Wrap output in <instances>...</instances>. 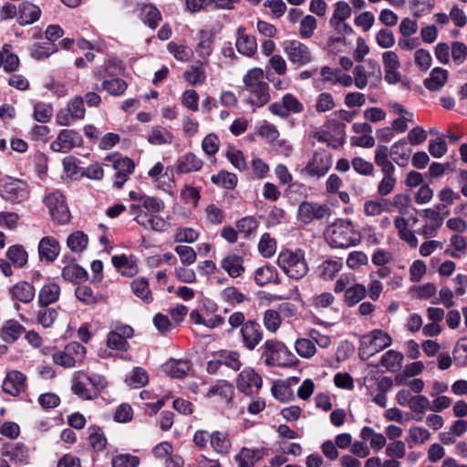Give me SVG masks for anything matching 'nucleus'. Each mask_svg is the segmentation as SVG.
I'll return each instance as SVG.
<instances>
[{"mask_svg":"<svg viewBox=\"0 0 467 467\" xmlns=\"http://www.w3.org/2000/svg\"><path fill=\"white\" fill-rule=\"evenodd\" d=\"M244 89L248 92L247 101L257 108L270 100L269 85L265 80V72L260 67L249 69L243 78Z\"/></svg>","mask_w":467,"mask_h":467,"instance_id":"1","label":"nucleus"},{"mask_svg":"<svg viewBox=\"0 0 467 467\" xmlns=\"http://www.w3.org/2000/svg\"><path fill=\"white\" fill-rule=\"evenodd\" d=\"M326 240L331 247L348 248L360 242V234L349 220H338L327 227Z\"/></svg>","mask_w":467,"mask_h":467,"instance_id":"2","label":"nucleus"},{"mask_svg":"<svg viewBox=\"0 0 467 467\" xmlns=\"http://www.w3.org/2000/svg\"><path fill=\"white\" fill-rule=\"evenodd\" d=\"M108 382L103 376H88L86 372L76 371L72 378L71 390L83 400L96 399L103 390Z\"/></svg>","mask_w":467,"mask_h":467,"instance_id":"3","label":"nucleus"},{"mask_svg":"<svg viewBox=\"0 0 467 467\" xmlns=\"http://www.w3.org/2000/svg\"><path fill=\"white\" fill-rule=\"evenodd\" d=\"M277 264L290 278L296 280L303 278L308 272L305 253L301 249L282 250L277 257Z\"/></svg>","mask_w":467,"mask_h":467,"instance_id":"4","label":"nucleus"},{"mask_svg":"<svg viewBox=\"0 0 467 467\" xmlns=\"http://www.w3.org/2000/svg\"><path fill=\"white\" fill-rule=\"evenodd\" d=\"M265 364L269 367H290L295 363V356L288 348L276 339L266 340L260 348Z\"/></svg>","mask_w":467,"mask_h":467,"instance_id":"5","label":"nucleus"},{"mask_svg":"<svg viewBox=\"0 0 467 467\" xmlns=\"http://www.w3.org/2000/svg\"><path fill=\"white\" fill-rule=\"evenodd\" d=\"M374 161L383 174L377 187L378 194L382 197L388 196L394 191L397 184L396 168L393 162L387 158L385 148H381L375 152Z\"/></svg>","mask_w":467,"mask_h":467,"instance_id":"6","label":"nucleus"},{"mask_svg":"<svg viewBox=\"0 0 467 467\" xmlns=\"http://www.w3.org/2000/svg\"><path fill=\"white\" fill-rule=\"evenodd\" d=\"M391 344L392 338L389 333L381 329H374L360 337L358 351L363 357L368 358Z\"/></svg>","mask_w":467,"mask_h":467,"instance_id":"7","label":"nucleus"},{"mask_svg":"<svg viewBox=\"0 0 467 467\" xmlns=\"http://www.w3.org/2000/svg\"><path fill=\"white\" fill-rule=\"evenodd\" d=\"M87 349L78 342H70L64 348L56 350L52 359L56 365L70 368L83 362Z\"/></svg>","mask_w":467,"mask_h":467,"instance_id":"8","label":"nucleus"},{"mask_svg":"<svg viewBox=\"0 0 467 467\" xmlns=\"http://www.w3.org/2000/svg\"><path fill=\"white\" fill-rule=\"evenodd\" d=\"M0 194L3 199L20 203L29 195L28 185L25 181L13 177H5L0 182Z\"/></svg>","mask_w":467,"mask_h":467,"instance_id":"9","label":"nucleus"},{"mask_svg":"<svg viewBox=\"0 0 467 467\" xmlns=\"http://www.w3.org/2000/svg\"><path fill=\"white\" fill-rule=\"evenodd\" d=\"M104 161L112 163V167L115 171L113 186L117 189H120L134 172V161L129 157H119L117 153L106 156Z\"/></svg>","mask_w":467,"mask_h":467,"instance_id":"10","label":"nucleus"},{"mask_svg":"<svg viewBox=\"0 0 467 467\" xmlns=\"http://www.w3.org/2000/svg\"><path fill=\"white\" fill-rule=\"evenodd\" d=\"M444 210V205L439 204L434 208H427L423 210L424 224L420 228L417 233L423 237L429 239L437 235L438 230L443 223L446 212L444 214L441 212Z\"/></svg>","mask_w":467,"mask_h":467,"instance_id":"11","label":"nucleus"},{"mask_svg":"<svg viewBox=\"0 0 467 467\" xmlns=\"http://www.w3.org/2000/svg\"><path fill=\"white\" fill-rule=\"evenodd\" d=\"M367 65L368 71L362 65H357L353 68V82L358 89H364L368 85L369 78L375 82L373 84L375 87L381 80L382 72L379 65L372 59H368Z\"/></svg>","mask_w":467,"mask_h":467,"instance_id":"12","label":"nucleus"},{"mask_svg":"<svg viewBox=\"0 0 467 467\" xmlns=\"http://www.w3.org/2000/svg\"><path fill=\"white\" fill-rule=\"evenodd\" d=\"M162 210L151 211L146 209L140 205V209L130 211V213L133 216V220L147 230H152L157 232H162L166 229V221L156 213Z\"/></svg>","mask_w":467,"mask_h":467,"instance_id":"13","label":"nucleus"},{"mask_svg":"<svg viewBox=\"0 0 467 467\" xmlns=\"http://www.w3.org/2000/svg\"><path fill=\"white\" fill-rule=\"evenodd\" d=\"M269 111L281 119H287L292 114H300L305 107L292 93L285 94L280 101L274 102L268 107Z\"/></svg>","mask_w":467,"mask_h":467,"instance_id":"14","label":"nucleus"},{"mask_svg":"<svg viewBox=\"0 0 467 467\" xmlns=\"http://www.w3.org/2000/svg\"><path fill=\"white\" fill-rule=\"evenodd\" d=\"M283 49L288 60L297 67H303L312 61L309 47L298 40H286L283 43Z\"/></svg>","mask_w":467,"mask_h":467,"instance_id":"15","label":"nucleus"},{"mask_svg":"<svg viewBox=\"0 0 467 467\" xmlns=\"http://www.w3.org/2000/svg\"><path fill=\"white\" fill-rule=\"evenodd\" d=\"M49 210L50 216L58 223L64 224L69 221V211L65 198L60 192H51L44 199Z\"/></svg>","mask_w":467,"mask_h":467,"instance_id":"16","label":"nucleus"},{"mask_svg":"<svg viewBox=\"0 0 467 467\" xmlns=\"http://www.w3.org/2000/svg\"><path fill=\"white\" fill-rule=\"evenodd\" d=\"M82 144L80 134L74 130H61L56 140L51 142L50 149L55 152L67 153Z\"/></svg>","mask_w":467,"mask_h":467,"instance_id":"17","label":"nucleus"},{"mask_svg":"<svg viewBox=\"0 0 467 467\" xmlns=\"http://www.w3.org/2000/svg\"><path fill=\"white\" fill-rule=\"evenodd\" d=\"M330 215V209L327 204L303 202L297 211L298 220L309 223L315 220H322Z\"/></svg>","mask_w":467,"mask_h":467,"instance_id":"18","label":"nucleus"},{"mask_svg":"<svg viewBox=\"0 0 467 467\" xmlns=\"http://www.w3.org/2000/svg\"><path fill=\"white\" fill-rule=\"evenodd\" d=\"M263 380L261 376L252 368H244L238 375L236 388L245 395H253L261 389Z\"/></svg>","mask_w":467,"mask_h":467,"instance_id":"19","label":"nucleus"},{"mask_svg":"<svg viewBox=\"0 0 467 467\" xmlns=\"http://www.w3.org/2000/svg\"><path fill=\"white\" fill-rule=\"evenodd\" d=\"M133 328L129 325H119L107 337L109 348L117 351H127L130 348L128 339L133 337Z\"/></svg>","mask_w":467,"mask_h":467,"instance_id":"20","label":"nucleus"},{"mask_svg":"<svg viewBox=\"0 0 467 467\" xmlns=\"http://www.w3.org/2000/svg\"><path fill=\"white\" fill-rule=\"evenodd\" d=\"M243 346L247 350H254L263 340L261 326L254 320L246 321L240 329Z\"/></svg>","mask_w":467,"mask_h":467,"instance_id":"21","label":"nucleus"},{"mask_svg":"<svg viewBox=\"0 0 467 467\" xmlns=\"http://www.w3.org/2000/svg\"><path fill=\"white\" fill-rule=\"evenodd\" d=\"M382 63L385 72V81L390 85L400 82L401 74L399 71L400 62L398 55L394 51H385L382 54Z\"/></svg>","mask_w":467,"mask_h":467,"instance_id":"22","label":"nucleus"},{"mask_svg":"<svg viewBox=\"0 0 467 467\" xmlns=\"http://www.w3.org/2000/svg\"><path fill=\"white\" fill-rule=\"evenodd\" d=\"M2 389L5 393L16 397L26 391V377L18 370L8 371L3 381Z\"/></svg>","mask_w":467,"mask_h":467,"instance_id":"23","label":"nucleus"},{"mask_svg":"<svg viewBox=\"0 0 467 467\" xmlns=\"http://www.w3.org/2000/svg\"><path fill=\"white\" fill-rule=\"evenodd\" d=\"M353 131L357 134L351 137L352 146L361 148H372L375 145V139L372 136V127L367 122H356L352 125Z\"/></svg>","mask_w":467,"mask_h":467,"instance_id":"24","label":"nucleus"},{"mask_svg":"<svg viewBox=\"0 0 467 467\" xmlns=\"http://www.w3.org/2000/svg\"><path fill=\"white\" fill-rule=\"evenodd\" d=\"M134 13L151 29H155L161 20L160 10L152 4L138 3L134 8Z\"/></svg>","mask_w":467,"mask_h":467,"instance_id":"25","label":"nucleus"},{"mask_svg":"<svg viewBox=\"0 0 467 467\" xmlns=\"http://www.w3.org/2000/svg\"><path fill=\"white\" fill-rule=\"evenodd\" d=\"M407 140L405 139H401L391 145L389 149L387 146L379 145L375 150L377 152L379 149L385 148L387 158L389 160V157L392 158V161L397 163L400 167H405L410 161V151L406 148Z\"/></svg>","mask_w":467,"mask_h":467,"instance_id":"26","label":"nucleus"},{"mask_svg":"<svg viewBox=\"0 0 467 467\" xmlns=\"http://www.w3.org/2000/svg\"><path fill=\"white\" fill-rule=\"evenodd\" d=\"M148 175L158 188L169 192L171 191L173 185L172 174H168V169L165 170L161 161L155 163L149 170Z\"/></svg>","mask_w":467,"mask_h":467,"instance_id":"27","label":"nucleus"},{"mask_svg":"<svg viewBox=\"0 0 467 467\" xmlns=\"http://www.w3.org/2000/svg\"><path fill=\"white\" fill-rule=\"evenodd\" d=\"M331 167L330 157L325 152H315L308 161L306 171L310 176L322 177Z\"/></svg>","mask_w":467,"mask_h":467,"instance_id":"28","label":"nucleus"},{"mask_svg":"<svg viewBox=\"0 0 467 467\" xmlns=\"http://www.w3.org/2000/svg\"><path fill=\"white\" fill-rule=\"evenodd\" d=\"M235 46L238 52L246 57H253L257 51V41L252 35L246 33L244 26L237 28Z\"/></svg>","mask_w":467,"mask_h":467,"instance_id":"29","label":"nucleus"},{"mask_svg":"<svg viewBox=\"0 0 467 467\" xmlns=\"http://www.w3.org/2000/svg\"><path fill=\"white\" fill-rule=\"evenodd\" d=\"M129 196L133 201L130 205L129 211L140 209V205L151 211L163 210L165 207L162 200L157 197L147 196L134 191L130 192Z\"/></svg>","mask_w":467,"mask_h":467,"instance_id":"30","label":"nucleus"},{"mask_svg":"<svg viewBox=\"0 0 467 467\" xmlns=\"http://www.w3.org/2000/svg\"><path fill=\"white\" fill-rule=\"evenodd\" d=\"M114 267L124 276L132 277L138 273V258L133 255H114L111 258Z\"/></svg>","mask_w":467,"mask_h":467,"instance_id":"31","label":"nucleus"},{"mask_svg":"<svg viewBox=\"0 0 467 467\" xmlns=\"http://www.w3.org/2000/svg\"><path fill=\"white\" fill-rule=\"evenodd\" d=\"M60 253V244L57 239L51 236L43 237L38 244L40 259L47 263L54 262Z\"/></svg>","mask_w":467,"mask_h":467,"instance_id":"32","label":"nucleus"},{"mask_svg":"<svg viewBox=\"0 0 467 467\" xmlns=\"http://www.w3.org/2000/svg\"><path fill=\"white\" fill-rule=\"evenodd\" d=\"M214 34L209 30H201L198 34L195 53L202 59L207 60L213 54L214 46Z\"/></svg>","mask_w":467,"mask_h":467,"instance_id":"33","label":"nucleus"},{"mask_svg":"<svg viewBox=\"0 0 467 467\" xmlns=\"http://www.w3.org/2000/svg\"><path fill=\"white\" fill-rule=\"evenodd\" d=\"M40 8L27 1L21 3L18 6L17 22L20 26H27L35 23L40 17Z\"/></svg>","mask_w":467,"mask_h":467,"instance_id":"34","label":"nucleus"},{"mask_svg":"<svg viewBox=\"0 0 467 467\" xmlns=\"http://www.w3.org/2000/svg\"><path fill=\"white\" fill-rule=\"evenodd\" d=\"M210 445L216 454L228 455L232 449V441L229 433L223 431H212Z\"/></svg>","mask_w":467,"mask_h":467,"instance_id":"35","label":"nucleus"},{"mask_svg":"<svg viewBox=\"0 0 467 467\" xmlns=\"http://www.w3.org/2000/svg\"><path fill=\"white\" fill-rule=\"evenodd\" d=\"M203 162L201 158L192 152H187L177 160L176 171L178 173H188L202 169Z\"/></svg>","mask_w":467,"mask_h":467,"instance_id":"36","label":"nucleus"},{"mask_svg":"<svg viewBox=\"0 0 467 467\" xmlns=\"http://www.w3.org/2000/svg\"><path fill=\"white\" fill-rule=\"evenodd\" d=\"M243 263L242 256L233 254L223 257L220 265L230 277L237 278L244 273L245 269Z\"/></svg>","mask_w":467,"mask_h":467,"instance_id":"37","label":"nucleus"},{"mask_svg":"<svg viewBox=\"0 0 467 467\" xmlns=\"http://www.w3.org/2000/svg\"><path fill=\"white\" fill-rule=\"evenodd\" d=\"M254 281L259 286L280 283L276 268L270 265H263L255 270Z\"/></svg>","mask_w":467,"mask_h":467,"instance_id":"38","label":"nucleus"},{"mask_svg":"<svg viewBox=\"0 0 467 467\" xmlns=\"http://www.w3.org/2000/svg\"><path fill=\"white\" fill-rule=\"evenodd\" d=\"M60 286L54 282L45 284L38 293L37 301L40 306L56 303L60 296Z\"/></svg>","mask_w":467,"mask_h":467,"instance_id":"39","label":"nucleus"},{"mask_svg":"<svg viewBox=\"0 0 467 467\" xmlns=\"http://www.w3.org/2000/svg\"><path fill=\"white\" fill-rule=\"evenodd\" d=\"M147 140L151 145H171L174 141V135L167 128L161 125H156L151 129Z\"/></svg>","mask_w":467,"mask_h":467,"instance_id":"40","label":"nucleus"},{"mask_svg":"<svg viewBox=\"0 0 467 467\" xmlns=\"http://www.w3.org/2000/svg\"><path fill=\"white\" fill-rule=\"evenodd\" d=\"M9 292L12 298L26 304L31 302L36 295L33 285L26 281L18 282L10 288Z\"/></svg>","mask_w":467,"mask_h":467,"instance_id":"41","label":"nucleus"},{"mask_svg":"<svg viewBox=\"0 0 467 467\" xmlns=\"http://www.w3.org/2000/svg\"><path fill=\"white\" fill-rule=\"evenodd\" d=\"M164 371L176 379L184 378L191 369V364L185 359H170L163 365Z\"/></svg>","mask_w":467,"mask_h":467,"instance_id":"42","label":"nucleus"},{"mask_svg":"<svg viewBox=\"0 0 467 467\" xmlns=\"http://www.w3.org/2000/svg\"><path fill=\"white\" fill-rule=\"evenodd\" d=\"M132 293L144 303L150 304L153 301V296L150 288L149 281L145 277H137L130 283Z\"/></svg>","mask_w":467,"mask_h":467,"instance_id":"43","label":"nucleus"},{"mask_svg":"<svg viewBox=\"0 0 467 467\" xmlns=\"http://www.w3.org/2000/svg\"><path fill=\"white\" fill-rule=\"evenodd\" d=\"M448 80V71L441 67L431 70L429 78L424 80V86L431 91L440 90Z\"/></svg>","mask_w":467,"mask_h":467,"instance_id":"44","label":"nucleus"},{"mask_svg":"<svg viewBox=\"0 0 467 467\" xmlns=\"http://www.w3.org/2000/svg\"><path fill=\"white\" fill-rule=\"evenodd\" d=\"M360 438L369 442V448L373 451H379L384 448L386 444V437L376 432L371 427L365 426L361 429Z\"/></svg>","mask_w":467,"mask_h":467,"instance_id":"45","label":"nucleus"},{"mask_svg":"<svg viewBox=\"0 0 467 467\" xmlns=\"http://www.w3.org/2000/svg\"><path fill=\"white\" fill-rule=\"evenodd\" d=\"M367 296V288L364 285L353 282V284L346 289L344 295V302L348 306H354L362 301Z\"/></svg>","mask_w":467,"mask_h":467,"instance_id":"46","label":"nucleus"},{"mask_svg":"<svg viewBox=\"0 0 467 467\" xmlns=\"http://www.w3.org/2000/svg\"><path fill=\"white\" fill-rule=\"evenodd\" d=\"M3 454L15 463L24 464L28 462L29 454L27 448L21 443L6 446Z\"/></svg>","mask_w":467,"mask_h":467,"instance_id":"47","label":"nucleus"},{"mask_svg":"<svg viewBox=\"0 0 467 467\" xmlns=\"http://www.w3.org/2000/svg\"><path fill=\"white\" fill-rule=\"evenodd\" d=\"M384 212H391V202L388 199L369 200L364 203V213L367 216H379Z\"/></svg>","mask_w":467,"mask_h":467,"instance_id":"48","label":"nucleus"},{"mask_svg":"<svg viewBox=\"0 0 467 467\" xmlns=\"http://www.w3.org/2000/svg\"><path fill=\"white\" fill-rule=\"evenodd\" d=\"M259 458V450L244 447L235 455L234 460L239 467H254Z\"/></svg>","mask_w":467,"mask_h":467,"instance_id":"49","label":"nucleus"},{"mask_svg":"<svg viewBox=\"0 0 467 467\" xmlns=\"http://www.w3.org/2000/svg\"><path fill=\"white\" fill-rule=\"evenodd\" d=\"M24 330V327L17 321L8 320L1 329V337L7 343H13L22 335Z\"/></svg>","mask_w":467,"mask_h":467,"instance_id":"50","label":"nucleus"},{"mask_svg":"<svg viewBox=\"0 0 467 467\" xmlns=\"http://www.w3.org/2000/svg\"><path fill=\"white\" fill-rule=\"evenodd\" d=\"M351 16V7L345 1H338L336 4V8L334 10L333 16L330 19V24L336 29H339V26L346 19L350 17Z\"/></svg>","mask_w":467,"mask_h":467,"instance_id":"51","label":"nucleus"},{"mask_svg":"<svg viewBox=\"0 0 467 467\" xmlns=\"http://www.w3.org/2000/svg\"><path fill=\"white\" fill-rule=\"evenodd\" d=\"M88 433L91 447L97 451H102L107 445V439L102 429L93 425L88 428Z\"/></svg>","mask_w":467,"mask_h":467,"instance_id":"52","label":"nucleus"},{"mask_svg":"<svg viewBox=\"0 0 467 467\" xmlns=\"http://www.w3.org/2000/svg\"><path fill=\"white\" fill-rule=\"evenodd\" d=\"M62 276L66 281L78 283L87 279V272L80 265L71 264L63 268Z\"/></svg>","mask_w":467,"mask_h":467,"instance_id":"53","label":"nucleus"},{"mask_svg":"<svg viewBox=\"0 0 467 467\" xmlns=\"http://www.w3.org/2000/svg\"><path fill=\"white\" fill-rule=\"evenodd\" d=\"M234 393V388L227 380H218L210 388L206 397L220 396L227 401L231 400Z\"/></svg>","mask_w":467,"mask_h":467,"instance_id":"54","label":"nucleus"},{"mask_svg":"<svg viewBox=\"0 0 467 467\" xmlns=\"http://www.w3.org/2000/svg\"><path fill=\"white\" fill-rule=\"evenodd\" d=\"M57 311L48 306H40L36 313V322L45 328L51 327L57 318Z\"/></svg>","mask_w":467,"mask_h":467,"instance_id":"55","label":"nucleus"},{"mask_svg":"<svg viewBox=\"0 0 467 467\" xmlns=\"http://www.w3.org/2000/svg\"><path fill=\"white\" fill-rule=\"evenodd\" d=\"M167 49L175 59L181 62H189L193 56V51L190 47L175 42H170L167 45Z\"/></svg>","mask_w":467,"mask_h":467,"instance_id":"56","label":"nucleus"},{"mask_svg":"<svg viewBox=\"0 0 467 467\" xmlns=\"http://www.w3.org/2000/svg\"><path fill=\"white\" fill-rule=\"evenodd\" d=\"M295 349L303 358H310L317 353V347L310 337L296 339L295 342Z\"/></svg>","mask_w":467,"mask_h":467,"instance_id":"57","label":"nucleus"},{"mask_svg":"<svg viewBox=\"0 0 467 467\" xmlns=\"http://www.w3.org/2000/svg\"><path fill=\"white\" fill-rule=\"evenodd\" d=\"M88 243V235L81 231L71 234L67 240L68 248L74 253H80L86 249Z\"/></svg>","mask_w":467,"mask_h":467,"instance_id":"58","label":"nucleus"},{"mask_svg":"<svg viewBox=\"0 0 467 467\" xmlns=\"http://www.w3.org/2000/svg\"><path fill=\"white\" fill-rule=\"evenodd\" d=\"M183 77L185 80L192 86L202 85L206 80V74L202 68V63L196 66H192L189 70H186L183 73Z\"/></svg>","mask_w":467,"mask_h":467,"instance_id":"59","label":"nucleus"},{"mask_svg":"<svg viewBox=\"0 0 467 467\" xmlns=\"http://www.w3.org/2000/svg\"><path fill=\"white\" fill-rule=\"evenodd\" d=\"M223 365L234 369L239 370L242 367L240 353L233 350H221L217 353Z\"/></svg>","mask_w":467,"mask_h":467,"instance_id":"60","label":"nucleus"},{"mask_svg":"<svg viewBox=\"0 0 467 467\" xmlns=\"http://www.w3.org/2000/svg\"><path fill=\"white\" fill-rule=\"evenodd\" d=\"M102 87L111 96L119 97L123 95L127 90L128 84L125 80L116 78L104 80Z\"/></svg>","mask_w":467,"mask_h":467,"instance_id":"61","label":"nucleus"},{"mask_svg":"<svg viewBox=\"0 0 467 467\" xmlns=\"http://www.w3.org/2000/svg\"><path fill=\"white\" fill-rule=\"evenodd\" d=\"M408 433L407 441L409 444H424L431 437V432L427 429L420 426H411Z\"/></svg>","mask_w":467,"mask_h":467,"instance_id":"62","label":"nucleus"},{"mask_svg":"<svg viewBox=\"0 0 467 467\" xmlns=\"http://www.w3.org/2000/svg\"><path fill=\"white\" fill-rule=\"evenodd\" d=\"M212 182L224 189L232 190L236 186L238 179L234 173L222 171L212 176Z\"/></svg>","mask_w":467,"mask_h":467,"instance_id":"63","label":"nucleus"},{"mask_svg":"<svg viewBox=\"0 0 467 467\" xmlns=\"http://www.w3.org/2000/svg\"><path fill=\"white\" fill-rule=\"evenodd\" d=\"M140 462V458L130 453H119L111 459L112 467H137Z\"/></svg>","mask_w":467,"mask_h":467,"instance_id":"64","label":"nucleus"}]
</instances>
